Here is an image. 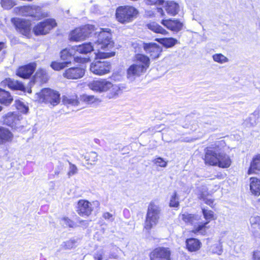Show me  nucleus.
<instances>
[{
	"label": "nucleus",
	"mask_w": 260,
	"mask_h": 260,
	"mask_svg": "<svg viewBox=\"0 0 260 260\" xmlns=\"http://www.w3.org/2000/svg\"><path fill=\"white\" fill-rule=\"evenodd\" d=\"M98 33L95 32V34ZM98 40L92 45L91 43H84L79 46L72 47V50H74L76 53L87 54L92 51H97L95 53L96 58H106L115 55L114 52H105V51L111 49L114 45V42L112 40V35L109 28H100V31H98Z\"/></svg>",
	"instance_id": "nucleus-1"
},
{
	"label": "nucleus",
	"mask_w": 260,
	"mask_h": 260,
	"mask_svg": "<svg viewBox=\"0 0 260 260\" xmlns=\"http://www.w3.org/2000/svg\"><path fill=\"white\" fill-rule=\"evenodd\" d=\"M88 87L96 93L107 92V96L110 99H116L122 91L120 84H113L106 79L93 80L88 84Z\"/></svg>",
	"instance_id": "nucleus-2"
},
{
	"label": "nucleus",
	"mask_w": 260,
	"mask_h": 260,
	"mask_svg": "<svg viewBox=\"0 0 260 260\" xmlns=\"http://www.w3.org/2000/svg\"><path fill=\"white\" fill-rule=\"evenodd\" d=\"M160 208L157 201L150 203L144 223L145 229L149 231L157 225L160 218Z\"/></svg>",
	"instance_id": "nucleus-3"
},
{
	"label": "nucleus",
	"mask_w": 260,
	"mask_h": 260,
	"mask_svg": "<svg viewBox=\"0 0 260 260\" xmlns=\"http://www.w3.org/2000/svg\"><path fill=\"white\" fill-rule=\"evenodd\" d=\"M138 14V10L129 6H119L116 10V19L122 24L132 22Z\"/></svg>",
	"instance_id": "nucleus-4"
},
{
	"label": "nucleus",
	"mask_w": 260,
	"mask_h": 260,
	"mask_svg": "<svg viewBox=\"0 0 260 260\" xmlns=\"http://www.w3.org/2000/svg\"><path fill=\"white\" fill-rule=\"evenodd\" d=\"M35 99L40 103H50L53 106L56 105L60 102L58 92L49 88L43 89L36 93Z\"/></svg>",
	"instance_id": "nucleus-5"
},
{
	"label": "nucleus",
	"mask_w": 260,
	"mask_h": 260,
	"mask_svg": "<svg viewBox=\"0 0 260 260\" xmlns=\"http://www.w3.org/2000/svg\"><path fill=\"white\" fill-rule=\"evenodd\" d=\"M202 212L203 217L206 220V222L194 226L191 232L195 234L205 235L207 233V230L209 229L207 226V224L211 221L215 220L217 217L216 214L211 210L203 208L202 209Z\"/></svg>",
	"instance_id": "nucleus-6"
},
{
	"label": "nucleus",
	"mask_w": 260,
	"mask_h": 260,
	"mask_svg": "<svg viewBox=\"0 0 260 260\" xmlns=\"http://www.w3.org/2000/svg\"><path fill=\"white\" fill-rule=\"evenodd\" d=\"M221 143V142H217L205 149L204 159L206 165L216 166L218 162V157L219 153L218 148Z\"/></svg>",
	"instance_id": "nucleus-7"
},
{
	"label": "nucleus",
	"mask_w": 260,
	"mask_h": 260,
	"mask_svg": "<svg viewBox=\"0 0 260 260\" xmlns=\"http://www.w3.org/2000/svg\"><path fill=\"white\" fill-rule=\"evenodd\" d=\"M94 31V27L92 25H86L82 27L76 28L72 31L70 39L74 41L84 40Z\"/></svg>",
	"instance_id": "nucleus-8"
},
{
	"label": "nucleus",
	"mask_w": 260,
	"mask_h": 260,
	"mask_svg": "<svg viewBox=\"0 0 260 260\" xmlns=\"http://www.w3.org/2000/svg\"><path fill=\"white\" fill-rule=\"evenodd\" d=\"M100 203L98 201H94L90 202L85 200H80L77 204V212L81 216H89L92 211L94 207H99Z\"/></svg>",
	"instance_id": "nucleus-9"
},
{
	"label": "nucleus",
	"mask_w": 260,
	"mask_h": 260,
	"mask_svg": "<svg viewBox=\"0 0 260 260\" xmlns=\"http://www.w3.org/2000/svg\"><path fill=\"white\" fill-rule=\"evenodd\" d=\"M111 70V63L107 61L95 60L90 66V71L94 75L103 76L109 73Z\"/></svg>",
	"instance_id": "nucleus-10"
},
{
	"label": "nucleus",
	"mask_w": 260,
	"mask_h": 260,
	"mask_svg": "<svg viewBox=\"0 0 260 260\" xmlns=\"http://www.w3.org/2000/svg\"><path fill=\"white\" fill-rule=\"evenodd\" d=\"M56 25V23L54 20L52 19H47L38 24L34 28L33 31L36 35H45L48 33Z\"/></svg>",
	"instance_id": "nucleus-11"
},
{
	"label": "nucleus",
	"mask_w": 260,
	"mask_h": 260,
	"mask_svg": "<svg viewBox=\"0 0 260 260\" xmlns=\"http://www.w3.org/2000/svg\"><path fill=\"white\" fill-rule=\"evenodd\" d=\"M22 117L14 112H9L3 116V122L14 128L21 127L20 120Z\"/></svg>",
	"instance_id": "nucleus-12"
},
{
	"label": "nucleus",
	"mask_w": 260,
	"mask_h": 260,
	"mask_svg": "<svg viewBox=\"0 0 260 260\" xmlns=\"http://www.w3.org/2000/svg\"><path fill=\"white\" fill-rule=\"evenodd\" d=\"M146 72L144 70L143 66L139 67L137 64L134 63L127 70V78L129 81H133L137 77L140 76Z\"/></svg>",
	"instance_id": "nucleus-13"
},
{
	"label": "nucleus",
	"mask_w": 260,
	"mask_h": 260,
	"mask_svg": "<svg viewBox=\"0 0 260 260\" xmlns=\"http://www.w3.org/2000/svg\"><path fill=\"white\" fill-rule=\"evenodd\" d=\"M84 74V69L81 68L73 67L66 70L63 73V76L68 79H78L82 78Z\"/></svg>",
	"instance_id": "nucleus-14"
},
{
	"label": "nucleus",
	"mask_w": 260,
	"mask_h": 260,
	"mask_svg": "<svg viewBox=\"0 0 260 260\" xmlns=\"http://www.w3.org/2000/svg\"><path fill=\"white\" fill-rule=\"evenodd\" d=\"M143 48L152 59L158 58L162 51L161 47L153 43H143Z\"/></svg>",
	"instance_id": "nucleus-15"
},
{
	"label": "nucleus",
	"mask_w": 260,
	"mask_h": 260,
	"mask_svg": "<svg viewBox=\"0 0 260 260\" xmlns=\"http://www.w3.org/2000/svg\"><path fill=\"white\" fill-rule=\"evenodd\" d=\"M170 251L168 248L158 247L151 252V260H156L158 258L170 259Z\"/></svg>",
	"instance_id": "nucleus-16"
},
{
	"label": "nucleus",
	"mask_w": 260,
	"mask_h": 260,
	"mask_svg": "<svg viewBox=\"0 0 260 260\" xmlns=\"http://www.w3.org/2000/svg\"><path fill=\"white\" fill-rule=\"evenodd\" d=\"M14 24L17 29L22 35L28 36L30 31V23L28 21L20 19H14Z\"/></svg>",
	"instance_id": "nucleus-17"
},
{
	"label": "nucleus",
	"mask_w": 260,
	"mask_h": 260,
	"mask_svg": "<svg viewBox=\"0 0 260 260\" xmlns=\"http://www.w3.org/2000/svg\"><path fill=\"white\" fill-rule=\"evenodd\" d=\"M36 68V63H30L20 67L17 71V75L23 78H28L34 73Z\"/></svg>",
	"instance_id": "nucleus-18"
},
{
	"label": "nucleus",
	"mask_w": 260,
	"mask_h": 260,
	"mask_svg": "<svg viewBox=\"0 0 260 260\" xmlns=\"http://www.w3.org/2000/svg\"><path fill=\"white\" fill-rule=\"evenodd\" d=\"M197 194L199 199L203 201L211 207H213L214 200L210 198V195L208 192L206 187L202 186L199 188Z\"/></svg>",
	"instance_id": "nucleus-19"
},
{
	"label": "nucleus",
	"mask_w": 260,
	"mask_h": 260,
	"mask_svg": "<svg viewBox=\"0 0 260 260\" xmlns=\"http://www.w3.org/2000/svg\"><path fill=\"white\" fill-rule=\"evenodd\" d=\"M161 24L168 29L176 32L181 30L183 26V23L178 20H162Z\"/></svg>",
	"instance_id": "nucleus-20"
},
{
	"label": "nucleus",
	"mask_w": 260,
	"mask_h": 260,
	"mask_svg": "<svg viewBox=\"0 0 260 260\" xmlns=\"http://www.w3.org/2000/svg\"><path fill=\"white\" fill-rule=\"evenodd\" d=\"M13 138L14 135L9 129L0 126V144L11 142Z\"/></svg>",
	"instance_id": "nucleus-21"
},
{
	"label": "nucleus",
	"mask_w": 260,
	"mask_h": 260,
	"mask_svg": "<svg viewBox=\"0 0 260 260\" xmlns=\"http://www.w3.org/2000/svg\"><path fill=\"white\" fill-rule=\"evenodd\" d=\"M41 8L38 6H23L19 8V13L23 16H31L36 17L37 15L35 14V11H40Z\"/></svg>",
	"instance_id": "nucleus-22"
},
{
	"label": "nucleus",
	"mask_w": 260,
	"mask_h": 260,
	"mask_svg": "<svg viewBox=\"0 0 260 260\" xmlns=\"http://www.w3.org/2000/svg\"><path fill=\"white\" fill-rule=\"evenodd\" d=\"M134 62L135 64H137L139 67H144V70L147 71L150 65V59L147 56L138 54L135 55L134 58Z\"/></svg>",
	"instance_id": "nucleus-23"
},
{
	"label": "nucleus",
	"mask_w": 260,
	"mask_h": 260,
	"mask_svg": "<svg viewBox=\"0 0 260 260\" xmlns=\"http://www.w3.org/2000/svg\"><path fill=\"white\" fill-rule=\"evenodd\" d=\"M260 171V154L253 156L248 171V174H256Z\"/></svg>",
	"instance_id": "nucleus-24"
},
{
	"label": "nucleus",
	"mask_w": 260,
	"mask_h": 260,
	"mask_svg": "<svg viewBox=\"0 0 260 260\" xmlns=\"http://www.w3.org/2000/svg\"><path fill=\"white\" fill-rule=\"evenodd\" d=\"M250 190L252 194L258 196L260 194V179L256 177L250 178Z\"/></svg>",
	"instance_id": "nucleus-25"
},
{
	"label": "nucleus",
	"mask_w": 260,
	"mask_h": 260,
	"mask_svg": "<svg viewBox=\"0 0 260 260\" xmlns=\"http://www.w3.org/2000/svg\"><path fill=\"white\" fill-rule=\"evenodd\" d=\"M218 159V162L216 166L220 168H227L231 164V160L230 157L224 153L219 152Z\"/></svg>",
	"instance_id": "nucleus-26"
},
{
	"label": "nucleus",
	"mask_w": 260,
	"mask_h": 260,
	"mask_svg": "<svg viewBox=\"0 0 260 260\" xmlns=\"http://www.w3.org/2000/svg\"><path fill=\"white\" fill-rule=\"evenodd\" d=\"M165 10L168 14L175 16L179 12L180 7L178 4L174 1H168L166 5Z\"/></svg>",
	"instance_id": "nucleus-27"
},
{
	"label": "nucleus",
	"mask_w": 260,
	"mask_h": 260,
	"mask_svg": "<svg viewBox=\"0 0 260 260\" xmlns=\"http://www.w3.org/2000/svg\"><path fill=\"white\" fill-rule=\"evenodd\" d=\"M186 245L187 249L191 252L198 250L201 245L200 241L195 238L188 239L186 241Z\"/></svg>",
	"instance_id": "nucleus-28"
},
{
	"label": "nucleus",
	"mask_w": 260,
	"mask_h": 260,
	"mask_svg": "<svg viewBox=\"0 0 260 260\" xmlns=\"http://www.w3.org/2000/svg\"><path fill=\"white\" fill-rule=\"evenodd\" d=\"M13 99L10 93L4 89L0 88V103L6 106L11 104Z\"/></svg>",
	"instance_id": "nucleus-29"
},
{
	"label": "nucleus",
	"mask_w": 260,
	"mask_h": 260,
	"mask_svg": "<svg viewBox=\"0 0 260 260\" xmlns=\"http://www.w3.org/2000/svg\"><path fill=\"white\" fill-rule=\"evenodd\" d=\"M179 218L185 223L193 224L197 221L199 220V217L195 214L184 213L180 214Z\"/></svg>",
	"instance_id": "nucleus-30"
},
{
	"label": "nucleus",
	"mask_w": 260,
	"mask_h": 260,
	"mask_svg": "<svg viewBox=\"0 0 260 260\" xmlns=\"http://www.w3.org/2000/svg\"><path fill=\"white\" fill-rule=\"evenodd\" d=\"M34 82L43 83L46 82L48 80V76L45 70L43 69L39 70L34 76Z\"/></svg>",
	"instance_id": "nucleus-31"
},
{
	"label": "nucleus",
	"mask_w": 260,
	"mask_h": 260,
	"mask_svg": "<svg viewBox=\"0 0 260 260\" xmlns=\"http://www.w3.org/2000/svg\"><path fill=\"white\" fill-rule=\"evenodd\" d=\"M156 41L167 48H170L177 44V40L173 38L156 39Z\"/></svg>",
	"instance_id": "nucleus-32"
},
{
	"label": "nucleus",
	"mask_w": 260,
	"mask_h": 260,
	"mask_svg": "<svg viewBox=\"0 0 260 260\" xmlns=\"http://www.w3.org/2000/svg\"><path fill=\"white\" fill-rule=\"evenodd\" d=\"M148 28L155 33L166 35L168 31L157 23L153 22L147 24Z\"/></svg>",
	"instance_id": "nucleus-33"
},
{
	"label": "nucleus",
	"mask_w": 260,
	"mask_h": 260,
	"mask_svg": "<svg viewBox=\"0 0 260 260\" xmlns=\"http://www.w3.org/2000/svg\"><path fill=\"white\" fill-rule=\"evenodd\" d=\"M7 82L8 86L10 88L22 91L25 90V87L23 84L19 81L9 79L7 80Z\"/></svg>",
	"instance_id": "nucleus-34"
},
{
	"label": "nucleus",
	"mask_w": 260,
	"mask_h": 260,
	"mask_svg": "<svg viewBox=\"0 0 260 260\" xmlns=\"http://www.w3.org/2000/svg\"><path fill=\"white\" fill-rule=\"evenodd\" d=\"M251 229L254 231L260 229V216L258 215L251 216L249 219Z\"/></svg>",
	"instance_id": "nucleus-35"
},
{
	"label": "nucleus",
	"mask_w": 260,
	"mask_h": 260,
	"mask_svg": "<svg viewBox=\"0 0 260 260\" xmlns=\"http://www.w3.org/2000/svg\"><path fill=\"white\" fill-rule=\"evenodd\" d=\"M84 159L88 164L93 165L98 161V154L94 151L87 153L84 156Z\"/></svg>",
	"instance_id": "nucleus-36"
},
{
	"label": "nucleus",
	"mask_w": 260,
	"mask_h": 260,
	"mask_svg": "<svg viewBox=\"0 0 260 260\" xmlns=\"http://www.w3.org/2000/svg\"><path fill=\"white\" fill-rule=\"evenodd\" d=\"M213 60L216 62L223 64L229 62V58L221 53H216L212 56Z\"/></svg>",
	"instance_id": "nucleus-37"
},
{
	"label": "nucleus",
	"mask_w": 260,
	"mask_h": 260,
	"mask_svg": "<svg viewBox=\"0 0 260 260\" xmlns=\"http://www.w3.org/2000/svg\"><path fill=\"white\" fill-rule=\"evenodd\" d=\"M62 101L64 104L72 106H77L79 103L77 95H74L73 96H64L63 98Z\"/></svg>",
	"instance_id": "nucleus-38"
},
{
	"label": "nucleus",
	"mask_w": 260,
	"mask_h": 260,
	"mask_svg": "<svg viewBox=\"0 0 260 260\" xmlns=\"http://www.w3.org/2000/svg\"><path fill=\"white\" fill-rule=\"evenodd\" d=\"M75 54L74 50H72V47L71 49L66 48L60 52V58L63 60H68L72 55Z\"/></svg>",
	"instance_id": "nucleus-39"
},
{
	"label": "nucleus",
	"mask_w": 260,
	"mask_h": 260,
	"mask_svg": "<svg viewBox=\"0 0 260 260\" xmlns=\"http://www.w3.org/2000/svg\"><path fill=\"white\" fill-rule=\"evenodd\" d=\"M15 107L21 112L26 114L29 110L28 106L20 100L15 101Z\"/></svg>",
	"instance_id": "nucleus-40"
},
{
	"label": "nucleus",
	"mask_w": 260,
	"mask_h": 260,
	"mask_svg": "<svg viewBox=\"0 0 260 260\" xmlns=\"http://www.w3.org/2000/svg\"><path fill=\"white\" fill-rule=\"evenodd\" d=\"M71 63L70 61H64L63 62H59L57 61H53L50 66L54 70L59 71L68 67Z\"/></svg>",
	"instance_id": "nucleus-41"
},
{
	"label": "nucleus",
	"mask_w": 260,
	"mask_h": 260,
	"mask_svg": "<svg viewBox=\"0 0 260 260\" xmlns=\"http://www.w3.org/2000/svg\"><path fill=\"white\" fill-rule=\"evenodd\" d=\"M209 251L213 254L221 255L222 252V246L220 243H215L210 246Z\"/></svg>",
	"instance_id": "nucleus-42"
},
{
	"label": "nucleus",
	"mask_w": 260,
	"mask_h": 260,
	"mask_svg": "<svg viewBox=\"0 0 260 260\" xmlns=\"http://www.w3.org/2000/svg\"><path fill=\"white\" fill-rule=\"evenodd\" d=\"M81 100L87 104H91L99 101V99L94 95L87 94L82 95L81 96Z\"/></svg>",
	"instance_id": "nucleus-43"
},
{
	"label": "nucleus",
	"mask_w": 260,
	"mask_h": 260,
	"mask_svg": "<svg viewBox=\"0 0 260 260\" xmlns=\"http://www.w3.org/2000/svg\"><path fill=\"white\" fill-rule=\"evenodd\" d=\"M121 251V250L118 247L116 246H112L110 249L109 257L117 258Z\"/></svg>",
	"instance_id": "nucleus-44"
},
{
	"label": "nucleus",
	"mask_w": 260,
	"mask_h": 260,
	"mask_svg": "<svg viewBox=\"0 0 260 260\" xmlns=\"http://www.w3.org/2000/svg\"><path fill=\"white\" fill-rule=\"evenodd\" d=\"M178 200L176 192H174L170 198V206L172 207H178L179 205Z\"/></svg>",
	"instance_id": "nucleus-45"
},
{
	"label": "nucleus",
	"mask_w": 260,
	"mask_h": 260,
	"mask_svg": "<svg viewBox=\"0 0 260 260\" xmlns=\"http://www.w3.org/2000/svg\"><path fill=\"white\" fill-rule=\"evenodd\" d=\"M60 223L64 227L73 228L74 226V222L67 217H62L60 219Z\"/></svg>",
	"instance_id": "nucleus-46"
},
{
	"label": "nucleus",
	"mask_w": 260,
	"mask_h": 260,
	"mask_svg": "<svg viewBox=\"0 0 260 260\" xmlns=\"http://www.w3.org/2000/svg\"><path fill=\"white\" fill-rule=\"evenodd\" d=\"M1 4L5 9H10L15 5L13 0H1Z\"/></svg>",
	"instance_id": "nucleus-47"
},
{
	"label": "nucleus",
	"mask_w": 260,
	"mask_h": 260,
	"mask_svg": "<svg viewBox=\"0 0 260 260\" xmlns=\"http://www.w3.org/2000/svg\"><path fill=\"white\" fill-rule=\"evenodd\" d=\"M75 241L73 240H70L63 242L61 244V247L64 249H71L75 246Z\"/></svg>",
	"instance_id": "nucleus-48"
},
{
	"label": "nucleus",
	"mask_w": 260,
	"mask_h": 260,
	"mask_svg": "<svg viewBox=\"0 0 260 260\" xmlns=\"http://www.w3.org/2000/svg\"><path fill=\"white\" fill-rule=\"evenodd\" d=\"M153 162L156 165L162 168L166 167L167 165V161L160 157L154 159Z\"/></svg>",
	"instance_id": "nucleus-49"
},
{
	"label": "nucleus",
	"mask_w": 260,
	"mask_h": 260,
	"mask_svg": "<svg viewBox=\"0 0 260 260\" xmlns=\"http://www.w3.org/2000/svg\"><path fill=\"white\" fill-rule=\"evenodd\" d=\"M258 117L259 112L257 111H254L248 118L250 124L252 126L255 125L256 124V119H257Z\"/></svg>",
	"instance_id": "nucleus-50"
},
{
	"label": "nucleus",
	"mask_w": 260,
	"mask_h": 260,
	"mask_svg": "<svg viewBox=\"0 0 260 260\" xmlns=\"http://www.w3.org/2000/svg\"><path fill=\"white\" fill-rule=\"evenodd\" d=\"M234 250L237 254L243 253L245 250V246L240 243L236 244L234 247Z\"/></svg>",
	"instance_id": "nucleus-51"
},
{
	"label": "nucleus",
	"mask_w": 260,
	"mask_h": 260,
	"mask_svg": "<svg viewBox=\"0 0 260 260\" xmlns=\"http://www.w3.org/2000/svg\"><path fill=\"white\" fill-rule=\"evenodd\" d=\"M78 169L77 167L72 164L71 163H70V167L69 169V172L68 173V175L69 176H72L75 174H76L77 173Z\"/></svg>",
	"instance_id": "nucleus-52"
},
{
	"label": "nucleus",
	"mask_w": 260,
	"mask_h": 260,
	"mask_svg": "<svg viewBox=\"0 0 260 260\" xmlns=\"http://www.w3.org/2000/svg\"><path fill=\"white\" fill-rule=\"evenodd\" d=\"M105 251L103 249L98 250L94 255L95 260H103Z\"/></svg>",
	"instance_id": "nucleus-53"
},
{
	"label": "nucleus",
	"mask_w": 260,
	"mask_h": 260,
	"mask_svg": "<svg viewBox=\"0 0 260 260\" xmlns=\"http://www.w3.org/2000/svg\"><path fill=\"white\" fill-rule=\"evenodd\" d=\"M146 3L148 5H154L156 4H162L164 2V0H145Z\"/></svg>",
	"instance_id": "nucleus-54"
},
{
	"label": "nucleus",
	"mask_w": 260,
	"mask_h": 260,
	"mask_svg": "<svg viewBox=\"0 0 260 260\" xmlns=\"http://www.w3.org/2000/svg\"><path fill=\"white\" fill-rule=\"evenodd\" d=\"M75 61L77 62H80V63H84L87 62L89 60V58H83V57H75Z\"/></svg>",
	"instance_id": "nucleus-55"
},
{
	"label": "nucleus",
	"mask_w": 260,
	"mask_h": 260,
	"mask_svg": "<svg viewBox=\"0 0 260 260\" xmlns=\"http://www.w3.org/2000/svg\"><path fill=\"white\" fill-rule=\"evenodd\" d=\"M252 260H260V251L256 250L253 252Z\"/></svg>",
	"instance_id": "nucleus-56"
},
{
	"label": "nucleus",
	"mask_w": 260,
	"mask_h": 260,
	"mask_svg": "<svg viewBox=\"0 0 260 260\" xmlns=\"http://www.w3.org/2000/svg\"><path fill=\"white\" fill-rule=\"evenodd\" d=\"M103 217L106 220H113V215L109 212H105L103 214Z\"/></svg>",
	"instance_id": "nucleus-57"
},
{
	"label": "nucleus",
	"mask_w": 260,
	"mask_h": 260,
	"mask_svg": "<svg viewBox=\"0 0 260 260\" xmlns=\"http://www.w3.org/2000/svg\"><path fill=\"white\" fill-rule=\"evenodd\" d=\"M157 12L161 14V16L165 15V13L161 8H157Z\"/></svg>",
	"instance_id": "nucleus-58"
},
{
	"label": "nucleus",
	"mask_w": 260,
	"mask_h": 260,
	"mask_svg": "<svg viewBox=\"0 0 260 260\" xmlns=\"http://www.w3.org/2000/svg\"><path fill=\"white\" fill-rule=\"evenodd\" d=\"M4 46V44L2 43H0V51L3 49Z\"/></svg>",
	"instance_id": "nucleus-59"
},
{
	"label": "nucleus",
	"mask_w": 260,
	"mask_h": 260,
	"mask_svg": "<svg viewBox=\"0 0 260 260\" xmlns=\"http://www.w3.org/2000/svg\"><path fill=\"white\" fill-rule=\"evenodd\" d=\"M2 110V107L0 106V112Z\"/></svg>",
	"instance_id": "nucleus-60"
},
{
	"label": "nucleus",
	"mask_w": 260,
	"mask_h": 260,
	"mask_svg": "<svg viewBox=\"0 0 260 260\" xmlns=\"http://www.w3.org/2000/svg\"><path fill=\"white\" fill-rule=\"evenodd\" d=\"M31 90H30V89L28 90V92H29V93H30V92H31Z\"/></svg>",
	"instance_id": "nucleus-61"
}]
</instances>
